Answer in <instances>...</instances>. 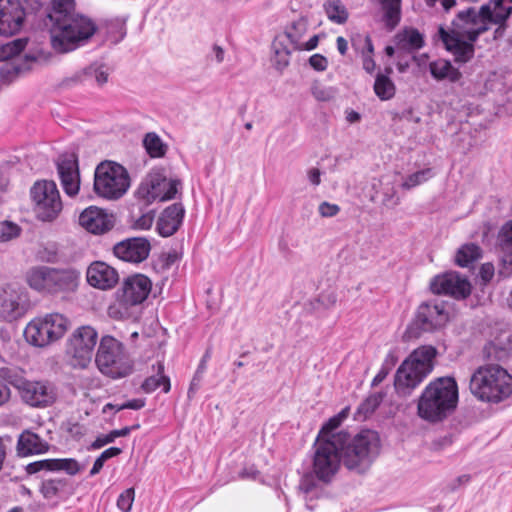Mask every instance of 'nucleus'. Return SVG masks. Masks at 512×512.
I'll list each match as a JSON object with an SVG mask.
<instances>
[{"label": "nucleus", "instance_id": "79ce46f5", "mask_svg": "<svg viewBox=\"0 0 512 512\" xmlns=\"http://www.w3.org/2000/svg\"><path fill=\"white\" fill-rule=\"evenodd\" d=\"M0 379L16 388L18 391L26 381L24 371L18 367L5 366L0 368Z\"/></svg>", "mask_w": 512, "mask_h": 512}, {"label": "nucleus", "instance_id": "09e8293b", "mask_svg": "<svg viewBox=\"0 0 512 512\" xmlns=\"http://www.w3.org/2000/svg\"><path fill=\"white\" fill-rule=\"evenodd\" d=\"M126 36V29L123 23L112 22L107 25L104 41L113 45L118 44Z\"/></svg>", "mask_w": 512, "mask_h": 512}, {"label": "nucleus", "instance_id": "6e6552de", "mask_svg": "<svg viewBox=\"0 0 512 512\" xmlns=\"http://www.w3.org/2000/svg\"><path fill=\"white\" fill-rule=\"evenodd\" d=\"M345 442V435L334 437V441L316 440L314 444L313 472L322 482H330L336 475L342 461L339 447Z\"/></svg>", "mask_w": 512, "mask_h": 512}, {"label": "nucleus", "instance_id": "473e14b6", "mask_svg": "<svg viewBox=\"0 0 512 512\" xmlns=\"http://www.w3.org/2000/svg\"><path fill=\"white\" fill-rule=\"evenodd\" d=\"M41 492L49 504H59L64 497V480L62 478H47L43 480Z\"/></svg>", "mask_w": 512, "mask_h": 512}, {"label": "nucleus", "instance_id": "f704fd0d", "mask_svg": "<svg viewBox=\"0 0 512 512\" xmlns=\"http://www.w3.org/2000/svg\"><path fill=\"white\" fill-rule=\"evenodd\" d=\"M392 72L391 68L386 69V74L378 73L374 82V92L376 96L382 100L387 101L392 99L396 93V86L394 82L389 77V74Z\"/></svg>", "mask_w": 512, "mask_h": 512}, {"label": "nucleus", "instance_id": "4468645a", "mask_svg": "<svg viewBox=\"0 0 512 512\" xmlns=\"http://www.w3.org/2000/svg\"><path fill=\"white\" fill-rule=\"evenodd\" d=\"M180 184L179 180L168 179L161 170H153L138 187L136 196L145 205L167 201L175 197Z\"/></svg>", "mask_w": 512, "mask_h": 512}, {"label": "nucleus", "instance_id": "6e6d98bb", "mask_svg": "<svg viewBox=\"0 0 512 512\" xmlns=\"http://www.w3.org/2000/svg\"><path fill=\"white\" fill-rule=\"evenodd\" d=\"M311 93L316 100L323 102L330 101L334 97V91L332 88H328L320 84L313 85Z\"/></svg>", "mask_w": 512, "mask_h": 512}, {"label": "nucleus", "instance_id": "c85d7f7f", "mask_svg": "<svg viewBox=\"0 0 512 512\" xmlns=\"http://www.w3.org/2000/svg\"><path fill=\"white\" fill-rule=\"evenodd\" d=\"M80 190L78 155L72 151L66 154V195L75 196Z\"/></svg>", "mask_w": 512, "mask_h": 512}, {"label": "nucleus", "instance_id": "37998d69", "mask_svg": "<svg viewBox=\"0 0 512 512\" xmlns=\"http://www.w3.org/2000/svg\"><path fill=\"white\" fill-rule=\"evenodd\" d=\"M321 490V487H319L314 476L311 474L303 476L299 483V491L303 494V498L306 501L318 498Z\"/></svg>", "mask_w": 512, "mask_h": 512}, {"label": "nucleus", "instance_id": "e2e57ef3", "mask_svg": "<svg viewBox=\"0 0 512 512\" xmlns=\"http://www.w3.org/2000/svg\"><path fill=\"white\" fill-rule=\"evenodd\" d=\"M11 398V390L7 384L0 381V406L5 405Z\"/></svg>", "mask_w": 512, "mask_h": 512}, {"label": "nucleus", "instance_id": "680f3d73", "mask_svg": "<svg viewBox=\"0 0 512 512\" xmlns=\"http://www.w3.org/2000/svg\"><path fill=\"white\" fill-rule=\"evenodd\" d=\"M480 276L483 281L489 282L494 276V266L491 263H484L480 268Z\"/></svg>", "mask_w": 512, "mask_h": 512}, {"label": "nucleus", "instance_id": "2f4dec72", "mask_svg": "<svg viewBox=\"0 0 512 512\" xmlns=\"http://www.w3.org/2000/svg\"><path fill=\"white\" fill-rule=\"evenodd\" d=\"M379 3L386 28L393 30L401 21L402 0H379Z\"/></svg>", "mask_w": 512, "mask_h": 512}, {"label": "nucleus", "instance_id": "5fc2aeb1", "mask_svg": "<svg viewBox=\"0 0 512 512\" xmlns=\"http://www.w3.org/2000/svg\"><path fill=\"white\" fill-rule=\"evenodd\" d=\"M125 349V346L116 338L106 335L103 336L100 340L99 347L97 351H116Z\"/></svg>", "mask_w": 512, "mask_h": 512}, {"label": "nucleus", "instance_id": "dca6fc26", "mask_svg": "<svg viewBox=\"0 0 512 512\" xmlns=\"http://www.w3.org/2000/svg\"><path fill=\"white\" fill-rule=\"evenodd\" d=\"M95 364L99 372L111 379H121L133 371V360L126 348L114 351H97Z\"/></svg>", "mask_w": 512, "mask_h": 512}, {"label": "nucleus", "instance_id": "c756f323", "mask_svg": "<svg viewBox=\"0 0 512 512\" xmlns=\"http://www.w3.org/2000/svg\"><path fill=\"white\" fill-rule=\"evenodd\" d=\"M308 23L305 18H299L288 26L284 33L279 34L285 42L290 44L293 49L302 50V38L307 32Z\"/></svg>", "mask_w": 512, "mask_h": 512}, {"label": "nucleus", "instance_id": "2eb2a0df", "mask_svg": "<svg viewBox=\"0 0 512 512\" xmlns=\"http://www.w3.org/2000/svg\"><path fill=\"white\" fill-rule=\"evenodd\" d=\"M31 308L27 291L16 285L0 286V318L13 321L23 317Z\"/></svg>", "mask_w": 512, "mask_h": 512}, {"label": "nucleus", "instance_id": "b1692460", "mask_svg": "<svg viewBox=\"0 0 512 512\" xmlns=\"http://www.w3.org/2000/svg\"><path fill=\"white\" fill-rule=\"evenodd\" d=\"M79 224L93 234H104L114 226L112 216L103 209L90 206L79 215Z\"/></svg>", "mask_w": 512, "mask_h": 512}, {"label": "nucleus", "instance_id": "4c0bfd02", "mask_svg": "<svg viewBox=\"0 0 512 512\" xmlns=\"http://www.w3.org/2000/svg\"><path fill=\"white\" fill-rule=\"evenodd\" d=\"M481 257V248L473 243L462 245L455 255V263L460 267H468Z\"/></svg>", "mask_w": 512, "mask_h": 512}, {"label": "nucleus", "instance_id": "412c9836", "mask_svg": "<svg viewBox=\"0 0 512 512\" xmlns=\"http://www.w3.org/2000/svg\"><path fill=\"white\" fill-rule=\"evenodd\" d=\"M151 245L146 238H127L116 243L113 247L114 255L129 263H141L149 256Z\"/></svg>", "mask_w": 512, "mask_h": 512}, {"label": "nucleus", "instance_id": "3c124183", "mask_svg": "<svg viewBox=\"0 0 512 512\" xmlns=\"http://www.w3.org/2000/svg\"><path fill=\"white\" fill-rule=\"evenodd\" d=\"M341 422L335 418L331 417L321 428L318 433L316 440H329L334 441V437L338 435H348L346 432L333 433L335 429L340 426Z\"/></svg>", "mask_w": 512, "mask_h": 512}, {"label": "nucleus", "instance_id": "774afa93", "mask_svg": "<svg viewBox=\"0 0 512 512\" xmlns=\"http://www.w3.org/2000/svg\"><path fill=\"white\" fill-rule=\"evenodd\" d=\"M153 216L150 213L142 215L136 222L137 228L148 229L152 226Z\"/></svg>", "mask_w": 512, "mask_h": 512}, {"label": "nucleus", "instance_id": "4d7b16f0", "mask_svg": "<svg viewBox=\"0 0 512 512\" xmlns=\"http://www.w3.org/2000/svg\"><path fill=\"white\" fill-rule=\"evenodd\" d=\"M81 275L76 269H66V292L74 291L80 283Z\"/></svg>", "mask_w": 512, "mask_h": 512}, {"label": "nucleus", "instance_id": "cd10ccee", "mask_svg": "<svg viewBox=\"0 0 512 512\" xmlns=\"http://www.w3.org/2000/svg\"><path fill=\"white\" fill-rule=\"evenodd\" d=\"M395 44L399 50L413 52L423 47L424 39L417 29L405 28L396 34Z\"/></svg>", "mask_w": 512, "mask_h": 512}, {"label": "nucleus", "instance_id": "f8f14e48", "mask_svg": "<svg viewBox=\"0 0 512 512\" xmlns=\"http://www.w3.org/2000/svg\"><path fill=\"white\" fill-rule=\"evenodd\" d=\"M41 7L40 0H0V35L12 36L19 32L26 16Z\"/></svg>", "mask_w": 512, "mask_h": 512}, {"label": "nucleus", "instance_id": "6ab92c4d", "mask_svg": "<svg viewBox=\"0 0 512 512\" xmlns=\"http://www.w3.org/2000/svg\"><path fill=\"white\" fill-rule=\"evenodd\" d=\"M430 289L434 294H444L455 299H464L471 293V284L457 272H446L432 279Z\"/></svg>", "mask_w": 512, "mask_h": 512}, {"label": "nucleus", "instance_id": "20e7f679", "mask_svg": "<svg viewBox=\"0 0 512 512\" xmlns=\"http://www.w3.org/2000/svg\"><path fill=\"white\" fill-rule=\"evenodd\" d=\"M344 466L357 473L365 472L380 452L378 433L372 430H362L350 438L345 435V442L339 447Z\"/></svg>", "mask_w": 512, "mask_h": 512}, {"label": "nucleus", "instance_id": "7c9ffc66", "mask_svg": "<svg viewBox=\"0 0 512 512\" xmlns=\"http://www.w3.org/2000/svg\"><path fill=\"white\" fill-rule=\"evenodd\" d=\"M429 70L432 77L438 81L448 80L457 82L461 78V72L453 67L450 61L438 59L429 64Z\"/></svg>", "mask_w": 512, "mask_h": 512}, {"label": "nucleus", "instance_id": "72a5a7b5", "mask_svg": "<svg viewBox=\"0 0 512 512\" xmlns=\"http://www.w3.org/2000/svg\"><path fill=\"white\" fill-rule=\"evenodd\" d=\"M272 49L274 52L273 65L278 71H283L289 65L290 56L294 49L278 36L275 37L272 43Z\"/></svg>", "mask_w": 512, "mask_h": 512}, {"label": "nucleus", "instance_id": "e433bc0d", "mask_svg": "<svg viewBox=\"0 0 512 512\" xmlns=\"http://www.w3.org/2000/svg\"><path fill=\"white\" fill-rule=\"evenodd\" d=\"M143 146L151 158H162L165 156L168 146L161 137L155 132L145 134Z\"/></svg>", "mask_w": 512, "mask_h": 512}, {"label": "nucleus", "instance_id": "423d86ee", "mask_svg": "<svg viewBox=\"0 0 512 512\" xmlns=\"http://www.w3.org/2000/svg\"><path fill=\"white\" fill-rule=\"evenodd\" d=\"M131 181L127 169L114 161H103L97 165L94 173V191L107 200L123 197Z\"/></svg>", "mask_w": 512, "mask_h": 512}, {"label": "nucleus", "instance_id": "c03bdc74", "mask_svg": "<svg viewBox=\"0 0 512 512\" xmlns=\"http://www.w3.org/2000/svg\"><path fill=\"white\" fill-rule=\"evenodd\" d=\"M64 469V459H46L30 463L26 467L28 474H34L41 470L61 471Z\"/></svg>", "mask_w": 512, "mask_h": 512}, {"label": "nucleus", "instance_id": "f03ea898", "mask_svg": "<svg viewBox=\"0 0 512 512\" xmlns=\"http://www.w3.org/2000/svg\"><path fill=\"white\" fill-rule=\"evenodd\" d=\"M457 404L458 385L455 379L440 377L431 381L422 391L417 414L429 423H439L455 411Z\"/></svg>", "mask_w": 512, "mask_h": 512}, {"label": "nucleus", "instance_id": "a211bd4d", "mask_svg": "<svg viewBox=\"0 0 512 512\" xmlns=\"http://www.w3.org/2000/svg\"><path fill=\"white\" fill-rule=\"evenodd\" d=\"M448 320L449 311L446 302L431 300L418 307L413 326H416L419 331L429 332L443 327Z\"/></svg>", "mask_w": 512, "mask_h": 512}, {"label": "nucleus", "instance_id": "f257e3e1", "mask_svg": "<svg viewBox=\"0 0 512 512\" xmlns=\"http://www.w3.org/2000/svg\"><path fill=\"white\" fill-rule=\"evenodd\" d=\"M490 3L493 10L490 5H483L478 12L473 8L460 11L451 32L440 28V37L456 62L466 63L473 57V42L488 29L486 21L502 22L512 12V0H491Z\"/></svg>", "mask_w": 512, "mask_h": 512}, {"label": "nucleus", "instance_id": "f3484780", "mask_svg": "<svg viewBox=\"0 0 512 512\" xmlns=\"http://www.w3.org/2000/svg\"><path fill=\"white\" fill-rule=\"evenodd\" d=\"M43 32L57 53H64V0H52L43 18Z\"/></svg>", "mask_w": 512, "mask_h": 512}, {"label": "nucleus", "instance_id": "4be33fe9", "mask_svg": "<svg viewBox=\"0 0 512 512\" xmlns=\"http://www.w3.org/2000/svg\"><path fill=\"white\" fill-rule=\"evenodd\" d=\"M45 59L42 51L37 53H26L24 58H14L0 65V80L2 83L10 84L20 76L29 72L40 60Z\"/></svg>", "mask_w": 512, "mask_h": 512}, {"label": "nucleus", "instance_id": "49530a36", "mask_svg": "<svg viewBox=\"0 0 512 512\" xmlns=\"http://www.w3.org/2000/svg\"><path fill=\"white\" fill-rule=\"evenodd\" d=\"M82 74L86 77L94 78L99 86H103L108 82L109 69L104 64L93 63L84 69Z\"/></svg>", "mask_w": 512, "mask_h": 512}, {"label": "nucleus", "instance_id": "a878e982", "mask_svg": "<svg viewBox=\"0 0 512 512\" xmlns=\"http://www.w3.org/2000/svg\"><path fill=\"white\" fill-rule=\"evenodd\" d=\"M185 209L181 203L168 206L157 221V231L162 237H170L177 232L183 222Z\"/></svg>", "mask_w": 512, "mask_h": 512}, {"label": "nucleus", "instance_id": "393cba45", "mask_svg": "<svg viewBox=\"0 0 512 512\" xmlns=\"http://www.w3.org/2000/svg\"><path fill=\"white\" fill-rule=\"evenodd\" d=\"M86 277L91 286L101 290L111 289L119 280L118 272L101 261H96L88 267Z\"/></svg>", "mask_w": 512, "mask_h": 512}, {"label": "nucleus", "instance_id": "7ed1b4c3", "mask_svg": "<svg viewBox=\"0 0 512 512\" xmlns=\"http://www.w3.org/2000/svg\"><path fill=\"white\" fill-rule=\"evenodd\" d=\"M469 389L483 402L499 403L512 394V376L499 365H484L472 374Z\"/></svg>", "mask_w": 512, "mask_h": 512}, {"label": "nucleus", "instance_id": "a18cd8bd", "mask_svg": "<svg viewBox=\"0 0 512 512\" xmlns=\"http://www.w3.org/2000/svg\"><path fill=\"white\" fill-rule=\"evenodd\" d=\"M434 176L432 169L426 168L423 170H419L415 173L407 176L401 184V187L406 190H410L418 185H421L428 181L430 178Z\"/></svg>", "mask_w": 512, "mask_h": 512}, {"label": "nucleus", "instance_id": "5701e85b", "mask_svg": "<svg viewBox=\"0 0 512 512\" xmlns=\"http://www.w3.org/2000/svg\"><path fill=\"white\" fill-rule=\"evenodd\" d=\"M18 392L21 399L33 407H45L51 404L55 398L53 387L43 381L26 379Z\"/></svg>", "mask_w": 512, "mask_h": 512}, {"label": "nucleus", "instance_id": "58836bf2", "mask_svg": "<svg viewBox=\"0 0 512 512\" xmlns=\"http://www.w3.org/2000/svg\"><path fill=\"white\" fill-rule=\"evenodd\" d=\"M324 10L328 19L336 24H344L349 13L341 0H326Z\"/></svg>", "mask_w": 512, "mask_h": 512}, {"label": "nucleus", "instance_id": "9b49d317", "mask_svg": "<svg viewBox=\"0 0 512 512\" xmlns=\"http://www.w3.org/2000/svg\"><path fill=\"white\" fill-rule=\"evenodd\" d=\"M64 335V316L59 313L35 318L24 330L26 341L35 347H45L58 341Z\"/></svg>", "mask_w": 512, "mask_h": 512}, {"label": "nucleus", "instance_id": "0e129e2a", "mask_svg": "<svg viewBox=\"0 0 512 512\" xmlns=\"http://www.w3.org/2000/svg\"><path fill=\"white\" fill-rule=\"evenodd\" d=\"M114 442V439L113 437L111 436V432L106 434V435H102V436H99L96 438V440L92 443V447L94 449H100L102 448L103 446L109 444V443H112Z\"/></svg>", "mask_w": 512, "mask_h": 512}, {"label": "nucleus", "instance_id": "bf43d9fd", "mask_svg": "<svg viewBox=\"0 0 512 512\" xmlns=\"http://www.w3.org/2000/svg\"><path fill=\"white\" fill-rule=\"evenodd\" d=\"M309 64L316 71H324L327 69L328 60L321 54H314L309 58Z\"/></svg>", "mask_w": 512, "mask_h": 512}, {"label": "nucleus", "instance_id": "864d4df0", "mask_svg": "<svg viewBox=\"0 0 512 512\" xmlns=\"http://www.w3.org/2000/svg\"><path fill=\"white\" fill-rule=\"evenodd\" d=\"M134 488H128L123 491L117 499V507L123 512H129L134 502Z\"/></svg>", "mask_w": 512, "mask_h": 512}, {"label": "nucleus", "instance_id": "ea45409f", "mask_svg": "<svg viewBox=\"0 0 512 512\" xmlns=\"http://www.w3.org/2000/svg\"><path fill=\"white\" fill-rule=\"evenodd\" d=\"M27 44L26 38H19L0 45V61L6 62L14 58H24L20 53Z\"/></svg>", "mask_w": 512, "mask_h": 512}, {"label": "nucleus", "instance_id": "052dcab7", "mask_svg": "<svg viewBox=\"0 0 512 512\" xmlns=\"http://www.w3.org/2000/svg\"><path fill=\"white\" fill-rule=\"evenodd\" d=\"M145 399L142 398H136L126 401L125 403L121 404L118 408V410L123 409H132V410H139L145 406Z\"/></svg>", "mask_w": 512, "mask_h": 512}, {"label": "nucleus", "instance_id": "bb28decb", "mask_svg": "<svg viewBox=\"0 0 512 512\" xmlns=\"http://www.w3.org/2000/svg\"><path fill=\"white\" fill-rule=\"evenodd\" d=\"M47 450V442L33 432L24 431L18 439L17 451L20 456L41 454Z\"/></svg>", "mask_w": 512, "mask_h": 512}, {"label": "nucleus", "instance_id": "0eeeda50", "mask_svg": "<svg viewBox=\"0 0 512 512\" xmlns=\"http://www.w3.org/2000/svg\"><path fill=\"white\" fill-rule=\"evenodd\" d=\"M151 289L152 282L147 276L135 274L127 277L117 292L118 303L111 308V313L117 319L130 317V309L141 305L147 299Z\"/></svg>", "mask_w": 512, "mask_h": 512}, {"label": "nucleus", "instance_id": "c9c22d12", "mask_svg": "<svg viewBox=\"0 0 512 512\" xmlns=\"http://www.w3.org/2000/svg\"><path fill=\"white\" fill-rule=\"evenodd\" d=\"M164 364L162 362L157 363L156 373L144 380L141 387L146 393H151L159 387H163V392L168 393L170 391V379L164 374Z\"/></svg>", "mask_w": 512, "mask_h": 512}, {"label": "nucleus", "instance_id": "338daca9", "mask_svg": "<svg viewBox=\"0 0 512 512\" xmlns=\"http://www.w3.org/2000/svg\"><path fill=\"white\" fill-rule=\"evenodd\" d=\"M307 177L312 185L318 186L321 182V171L318 168H311L307 171Z\"/></svg>", "mask_w": 512, "mask_h": 512}, {"label": "nucleus", "instance_id": "603ef678", "mask_svg": "<svg viewBox=\"0 0 512 512\" xmlns=\"http://www.w3.org/2000/svg\"><path fill=\"white\" fill-rule=\"evenodd\" d=\"M498 240L502 250L512 249V220L502 226L498 235Z\"/></svg>", "mask_w": 512, "mask_h": 512}, {"label": "nucleus", "instance_id": "de8ad7c7", "mask_svg": "<svg viewBox=\"0 0 512 512\" xmlns=\"http://www.w3.org/2000/svg\"><path fill=\"white\" fill-rule=\"evenodd\" d=\"M382 401V393H374L369 395L357 408V415L359 417L366 418L368 415L375 411V409L380 405Z\"/></svg>", "mask_w": 512, "mask_h": 512}, {"label": "nucleus", "instance_id": "aec40b11", "mask_svg": "<svg viewBox=\"0 0 512 512\" xmlns=\"http://www.w3.org/2000/svg\"><path fill=\"white\" fill-rule=\"evenodd\" d=\"M27 281L29 286L37 291L59 292L64 287V271L50 267L34 268L28 272Z\"/></svg>", "mask_w": 512, "mask_h": 512}, {"label": "nucleus", "instance_id": "69168bd1", "mask_svg": "<svg viewBox=\"0 0 512 512\" xmlns=\"http://www.w3.org/2000/svg\"><path fill=\"white\" fill-rule=\"evenodd\" d=\"M504 255L502 257L503 267L507 274H512V248L509 250H503Z\"/></svg>", "mask_w": 512, "mask_h": 512}, {"label": "nucleus", "instance_id": "9d476101", "mask_svg": "<svg viewBox=\"0 0 512 512\" xmlns=\"http://www.w3.org/2000/svg\"><path fill=\"white\" fill-rule=\"evenodd\" d=\"M97 340L98 333L92 326L78 327L69 338L66 362L74 368H87L92 361Z\"/></svg>", "mask_w": 512, "mask_h": 512}, {"label": "nucleus", "instance_id": "13d9d810", "mask_svg": "<svg viewBox=\"0 0 512 512\" xmlns=\"http://www.w3.org/2000/svg\"><path fill=\"white\" fill-rule=\"evenodd\" d=\"M318 211L322 217H333L339 213L340 207L324 201L319 205Z\"/></svg>", "mask_w": 512, "mask_h": 512}, {"label": "nucleus", "instance_id": "a19ab883", "mask_svg": "<svg viewBox=\"0 0 512 512\" xmlns=\"http://www.w3.org/2000/svg\"><path fill=\"white\" fill-rule=\"evenodd\" d=\"M510 344H499L495 341L489 342L484 346L483 355L486 359L492 361H505L510 355Z\"/></svg>", "mask_w": 512, "mask_h": 512}, {"label": "nucleus", "instance_id": "ddd939ff", "mask_svg": "<svg viewBox=\"0 0 512 512\" xmlns=\"http://www.w3.org/2000/svg\"><path fill=\"white\" fill-rule=\"evenodd\" d=\"M34 203V213L41 221L54 220L62 210L59 190L53 181L41 180L34 183L30 189Z\"/></svg>", "mask_w": 512, "mask_h": 512}, {"label": "nucleus", "instance_id": "39448f33", "mask_svg": "<svg viewBox=\"0 0 512 512\" xmlns=\"http://www.w3.org/2000/svg\"><path fill=\"white\" fill-rule=\"evenodd\" d=\"M436 354L433 346H421L400 365L394 383L400 395H409L432 372Z\"/></svg>", "mask_w": 512, "mask_h": 512}, {"label": "nucleus", "instance_id": "8fccbe9b", "mask_svg": "<svg viewBox=\"0 0 512 512\" xmlns=\"http://www.w3.org/2000/svg\"><path fill=\"white\" fill-rule=\"evenodd\" d=\"M22 228L12 221H1L0 222V243L9 242L20 236Z\"/></svg>", "mask_w": 512, "mask_h": 512}, {"label": "nucleus", "instance_id": "1a4fd4ad", "mask_svg": "<svg viewBox=\"0 0 512 512\" xmlns=\"http://www.w3.org/2000/svg\"><path fill=\"white\" fill-rule=\"evenodd\" d=\"M75 6V0H66V53L85 46L97 32L96 23Z\"/></svg>", "mask_w": 512, "mask_h": 512}]
</instances>
